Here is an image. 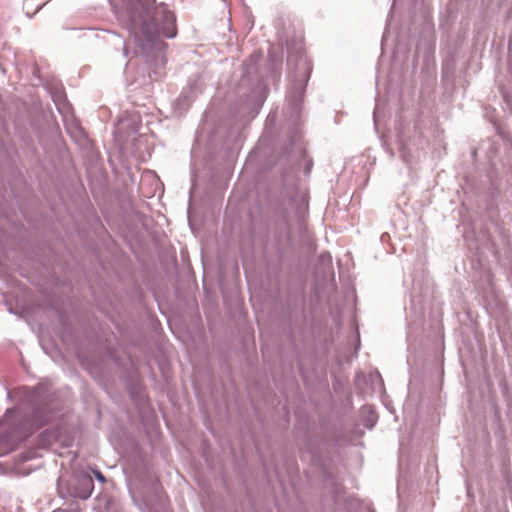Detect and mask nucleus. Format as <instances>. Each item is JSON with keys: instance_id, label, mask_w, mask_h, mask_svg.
<instances>
[{"instance_id": "f257e3e1", "label": "nucleus", "mask_w": 512, "mask_h": 512, "mask_svg": "<svg viewBox=\"0 0 512 512\" xmlns=\"http://www.w3.org/2000/svg\"><path fill=\"white\" fill-rule=\"evenodd\" d=\"M132 39L124 45V54H129L131 44L135 45V54L149 55L154 51H162L166 47L163 38L176 35L174 14L161 7L156 11L151 22H143L138 28H131Z\"/></svg>"}, {"instance_id": "f03ea898", "label": "nucleus", "mask_w": 512, "mask_h": 512, "mask_svg": "<svg viewBox=\"0 0 512 512\" xmlns=\"http://www.w3.org/2000/svg\"><path fill=\"white\" fill-rule=\"evenodd\" d=\"M20 439L14 432L8 435H0V457L13 451Z\"/></svg>"}, {"instance_id": "7ed1b4c3", "label": "nucleus", "mask_w": 512, "mask_h": 512, "mask_svg": "<svg viewBox=\"0 0 512 512\" xmlns=\"http://www.w3.org/2000/svg\"><path fill=\"white\" fill-rule=\"evenodd\" d=\"M81 483L84 489L82 492L79 493V497H81L82 499H86L90 496L93 490V481L91 477L86 476L82 479Z\"/></svg>"}, {"instance_id": "20e7f679", "label": "nucleus", "mask_w": 512, "mask_h": 512, "mask_svg": "<svg viewBox=\"0 0 512 512\" xmlns=\"http://www.w3.org/2000/svg\"><path fill=\"white\" fill-rule=\"evenodd\" d=\"M94 475H95V477H96L99 481H101V482H104V481H105V477L103 476V474H102L100 471L95 470V471H94Z\"/></svg>"}]
</instances>
